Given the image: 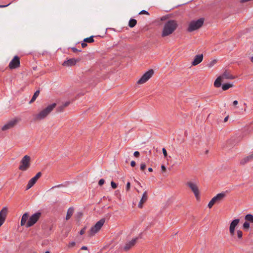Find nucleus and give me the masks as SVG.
Wrapping results in <instances>:
<instances>
[{"instance_id": "nucleus-51", "label": "nucleus", "mask_w": 253, "mask_h": 253, "mask_svg": "<svg viewBox=\"0 0 253 253\" xmlns=\"http://www.w3.org/2000/svg\"><path fill=\"white\" fill-rule=\"evenodd\" d=\"M211 200H212V201H213V202L215 203H215H218V202H217V200L215 199V197H213V198L211 199Z\"/></svg>"}, {"instance_id": "nucleus-7", "label": "nucleus", "mask_w": 253, "mask_h": 253, "mask_svg": "<svg viewBox=\"0 0 253 253\" xmlns=\"http://www.w3.org/2000/svg\"><path fill=\"white\" fill-rule=\"evenodd\" d=\"M153 74V70H149L143 75V76L140 78V79L137 82V83L138 84H144L151 78Z\"/></svg>"}, {"instance_id": "nucleus-2", "label": "nucleus", "mask_w": 253, "mask_h": 253, "mask_svg": "<svg viewBox=\"0 0 253 253\" xmlns=\"http://www.w3.org/2000/svg\"><path fill=\"white\" fill-rule=\"evenodd\" d=\"M56 106V104L55 103L47 106L45 108L34 116V120L35 121H39L44 119L49 114V113L55 108Z\"/></svg>"}, {"instance_id": "nucleus-8", "label": "nucleus", "mask_w": 253, "mask_h": 253, "mask_svg": "<svg viewBox=\"0 0 253 253\" xmlns=\"http://www.w3.org/2000/svg\"><path fill=\"white\" fill-rule=\"evenodd\" d=\"M186 185L193 192L196 198L199 199V191L197 184L192 181L187 182Z\"/></svg>"}, {"instance_id": "nucleus-27", "label": "nucleus", "mask_w": 253, "mask_h": 253, "mask_svg": "<svg viewBox=\"0 0 253 253\" xmlns=\"http://www.w3.org/2000/svg\"><path fill=\"white\" fill-rule=\"evenodd\" d=\"M233 84H223L222 85V88L223 90H226L228 89L230 87L233 86Z\"/></svg>"}, {"instance_id": "nucleus-13", "label": "nucleus", "mask_w": 253, "mask_h": 253, "mask_svg": "<svg viewBox=\"0 0 253 253\" xmlns=\"http://www.w3.org/2000/svg\"><path fill=\"white\" fill-rule=\"evenodd\" d=\"M7 213V209L6 207H3L0 211V227L4 223L6 214Z\"/></svg>"}, {"instance_id": "nucleus-37", "label": "nucleus", "mask_w": 253, "mask_h": 253, "mask_svg": "<svg viewBox=\"0 0 253 253\" xmlns=\"http://www.w3.org/2000/svg\"><path fill=\"white\" fill-rule=\"evenodd\" d=\"M104 182H105V180L103 179H101L99 180L98 184L100 186H101L104 183Z\"/></svg>"}, {"instance_id": "nucleus-18", "label": "nucleus", "mask_w": 253, "mask_h": 253, "mask_svg": "<svg viewBox=\"0 0 253 253\" xmlns=\"http://www.w3.org/2000/svg\"><path fill=\"white\" fill-rule=\"evenodd\" d=\"M147 200V191H145L142 195V197L138 205V207L139 208H141L142 207V205L146 202Z\"/></svg>"}, {"instance_id": "nucleus-16", "label": "nucleus", "mask_w": 253, "mask_h": 253, "mask_svg": "<svg viewBox=\"0 0 253 253\" xmlns=\"http://www.w3.org/2000/svg\"><path fill=\"white\" fill-rule=\"evenodd\" d=\"M253 161V153L243 158L240 160V164L241 165H245L247 163H248L250 162Z\"/></svg>"}, {"instance_id": "nucleus-50", "label": "nucleus", "mask_w": 253, "mask_h": 253, "mask_svg": "<svg viewBox=\"0 0 253 253\" xmlns=\"http://www.w3.org/2000/svg\"><path fill=\"white\" fill-rule=\"evenodd\" d=\"M161 169H162L163 171H165L166 170V167H165V166L164 165H162L161 166Z\"/></svg>"}, {"instance_id": "nucleus-3", "label": "nucleus", "mask_w": 253, "mask_h": 253, "mask_svg": "<svg viewBox=\"0 0 253 253\" xmlns=\"http://www.w3.org/2000/svg\"><path fill=\"white\" fill-rule=\"evenodd\" d=\"M204 18H201L197 20H192L188 24L187 31L191 32L201 28L204 22Z\"/></svg>"}, {"instance_id": "nucleus-49", "label": "nucleus", "mask_w": 253, "mask_h": 253, "mask_svg": "<svg viewBox=\"0 0 253 253\" xmlns=\"http://www.w3.org/2000/svg\"><path fill=\"white\" fill-rule=\"evenodd\" d=\"M62 186H63V184H59L58 185H56L55 186L52 187V189L54 188L60 187H62Z\"/></svg>"}, {"instance_id": "nucleus-26", "label": "nucleus", "mask_w": 253, "mask_h": 253, "mask_svg": "<svg viewBox=\"0 0 253 253\" xmlns=\"http://www.w3.org/2000/svg\"><path fill=\"white\" fill-rule=\"evenodd\" d=\"M136 23H137V21L135 19H130V20L129 21L128 26L130 28H133L136 25Z\"/></svg>"}, {"instance_id": "nucleus-24", "label": "nucleus", "mask_w": 253, "mask_h": 253, "mask_svg": "<svg viewBox=\"0 0 253 253\" xmlns=\"http://www.w3.org/2000/svg\"><path fill=\"white\" fill-rule=\"evenodd\" d=\"M245 219L248 221L252 223H253V215L252 214H248L245 215Z\"/></svg>"}, {"instance_id": "nucleus-52", "label": "nucleus", "mask_w": 253, "mask_h": 253, "mask_svg": "<svg viewBox=\"0 0 253 253\" xmlns=\"http://www.w3.org/2000/svg\"><path fill=\"white\" fill-rule=\"evenodd\" d=\"M238 101H237V100H235V101H233V104L234 105H237V104H238Z\"/></svg>"}, {"instance_id": "nucleus-19", "label": "nucleus", "mask_w": 253, "mask_h": 253, "mask_svg": "<svg viewBox=\"0 0 253 253\" xmlns=\"http://www.w3.org/2000/svg\"><path fill=\"white\" fill-rule=\"evenodd\" d=\"M220 77H221L222 79L230 80L235 79V77L233 75H231V73L227 70H226Z\"/></svg>"}, {"instance_id": "nucleus-48", "label": "nucleus", "mask_w": 253, "mask_h": 253, "mask_svg": "<svg viewBox=\"0 0 253 253\" xmlns=\"http://www.w3.org/2000/svg\"><path fill=\"white\" fill-rule=\"evenodd\" d=\"M10 3H8V4H6V5H0V8H3V7H6V6H8L9 5H10Z\"/></svg>"}, {"instance_id": "nucleus-39", "label": "nucleus", "mask_w": 253, "mask_h": 253, "mask_svg": "<svg viewBox=\"0 0 253 253\" xmlns=\"http://www.w3.org/2000/svg\"><path fill=\"white\" fill-rule=\"evenodd\" d=\"M143 14L149 15V12L146 10H143L141 11L139 13V14Z\"/></svg>"}, {"instance_id": "nucleus-40", "label": "nucleus", "mask_w": 253, "mask_h": 253, "mask_svg": "<svg viewBox=\"0 0 253 253\" xmlns=\"http://www.w3.org/2000/svg\"><path fill=\"white\" fill-rule=\"evenodd\" d=\"M130 183L129 182H128L126 183V191H129V189H130Z\"/></svg>"}, {"instance_id": "nucleus-15", "label": "nucleus", "mask_w": 253, "mask_h": 253, "mask_svg": "<svg viewBox=\"0 0 253 253\" xmlns=\"http://www.w3.org/2000/svg\"><path fill=\"white\" fill-rule=\"evenodd\" d=\"M138 239V238H134L132 239L130 241L127 243L124 248V250L127 251L129 250L130 249H131L132 247H133L136 244Z\"/></svg>"}, {"instance_id": "nucleus-56", "label": "nucleus", "mask_w": 253, "mask_h": 253, "mask_svg": "<svg viewBox=\"0 0 253 253\" xmlns=\"http://www.w3.org/2000/svg\"><path fill=\"white\" fill-rule=\"evenodd\" d=\"M251 61L253 62V56L251 57Z\"/></svg>"}, {"instance_id": "nucleus-35", "label": "nucleus", "mask_w": 253, "mask_h": 253, "mask_svg": "<svg viewBox=\"0 0 253 253\" xmlns=\"http://www.w3.org/2000/svg\"><path fill=\"white\" fill-rule=\"evenodd\" d=\"M146 166L145 163H141L140 165V169L143 170L145 169Z\"/></svg>"}, {"instance_id": "nucleus-22", "label": "nucleus", "mask_w": 253, "mask_h": 253, "mask_svg": "<svg viewBox=\"0 0 253 253\" xmlns=\"http://www.w3.org/2000/svg\"><path fill=\"white\" fill-rule=\"evenodd\" d=\"M74 212V209L73 207H70L68 209V210L67 211V215L66 216V219L67 220H69L71 217Z\"/></svg>"}, {"instance_id": "nucleus-38", "label": "nucleus", "mask_w": 253, "mask_h": 253, "mask_svg": "<svg viewBox=\"0 0 253 253\" xmlns=\"http://www.w3.org/2000/svg\"><path fill=\"white\" fill-rule=\"evenodd\" d=\"M85 229H86V227H84V228H83L80 231V234L82 235H83L85 232Z\"/></svg>"}, {"instance_id": "nucleus-41", "label": "nucleus", "mask_w": 253, "mask_h": 253, "mask_svg": "<svg viewBox=\"0 0 253 253\" xmlns=\"http://www.w3.org/2000/svg\"><path fill=\"white\" fill-rule=\"evenodd\" d=\"M75 245H76V243L75 242H72L69 243L68 247L70 248L73 247L74 246H75Z\"/></svg>"}, {"instance_id": "nucleus-11", "label": "nucleus", "mask_w": 253, "mask_h": 253, "mask_svg": "<svg viewBox=\"0 0 253 253\" xmlns=\"http://www.w3.org/2000/svg\"><path fill=\"white\" fill-rule=\"evenodd\" d=\"M17 123V120L16 119H13L12 120L8 122L6 124H5L2 127V130L3 131L6 130L10 128L13 127Z\"/></svg>"}, {"instance_id": "nucleus-34", "label": "nucleus", "mask_w": 253, "mask_h": 253, "mask_svg": "<svg viewBox=\"0 0 253 253\" xmlns=\"http://www.w3.org/2000/svg\"><path fill=\"white\" fill-rule=\"evenodd\" d=\"M111 185L113 189H116L117 187V184L113 181H111Z\"/></svg>"}, {"instance_id": "nucleus-29", "label": "nucleus", "mask_w": 253, "mask_h": 253, "mask_svg": "<svg viewBox=\"0 0 253 253\" xmlns=\"http://www.w3.org/2000/svg\"><path fill=\"white\" fill-rule=\"evenodd\" d=\"M250 227V223L246 220L243 225V228L245 230H249Z\"/></svg>"}, {"instance_id": "nucleus-33", "label": "nucleus", "mask_w": 253, "mask_h": 253, "mask_svg": "<svg viewBox=\"0 0 253 253\" xmlns=\"http://www.w3.org/2000/svg\"><path fill=\"white\" fill-rule=\"evenodd\" d=\"M215 204V203L213 202V201H212V200H211L210 202L208 204V207L211 209L212 208V207L214 205V204Z\"/></svg>"}, {"instance_id": "nucleus-55", "label": "nucleus", "mask_w": 253, "mask_h": 253, "mask_svg": "<svg viewBox=\"0 0 253 253\" xmlns=\"http://www.w3.org/2000/svg\"><path fill=\"white\" fill-rule=\"evenodd\" d=\"M148 171H150V172H152V171H153V169H152V168H149L148 169Z\"/></svg>"}, {"instance_id": "nucleus-47", "label": "nucleus", "mask_w": 253, "mask_h": 253, "mask_svg": "<svg viewBox=\"0 0 253 253\" xmlns=\"http://www.w3.org/2000/svg\"><path fill=\"white\" fill-rule=\"evenodd\" d=\"M87 43H85V42H83L82 43V46L83 48H84L86 46H87Z\"/></svg>"}, {"instance_id": "nucleus-32", "label": "nucleus", "mask_w": 253, "mask_h": 253, "mask_svg": "<svg viewBox=\"0 0 253 253\" xmlns=\"http://www.w3.org/2000/svg\"><path fill=\"white\" fill-rule=\"evenodd\" d=\"M237 236H238V238L241 239L242 238V236H243L242 231L240 230H239L237 231Z\"/></svg>"}, {"instance_id": "nucleus-46", "label": "nucleus", "mask_w": 253, "mask_h": 253, "mask_svg": "<svg viewBox=\"0 0 253 253\" xmlns=\"http://www.w3.org/2000/svg\"><path fill=\"white\" fill-rule=\"evenodd\" d=\"M136 165V163L135 161H132L130 163V166L132 167H135Z\"/></svg>"}, {"instance_id": "nucleus-36", "label": "nucleus", "mask_w": 253, "mask_h": 253, "mask_svg": "<svg viewBox=\"0 0 253 253\" xmlns=\"http://www.w3.org/2000/svg\"><path fill=\"white\" fill-rule=\"evenodd\" d=\"M162 151H163V154H164L165 157V158L167 157L168 155H167V152L166 149L165 148H163L162 149Z\"/></svg>"}, {"instance_id": "nucleus-43", "label": "nucleus", "mask_w": 253, "mask_h": 253, "mask_svg": "<svg viewBox=\"0 0 253 253\" xmlns=\"http://www.w3.org/2000/svg\"><path fill=\"white\" fill-rule=\"evenodd\" d=\"M72 51L74 52H81V50H78V49H77L76 47H72Z\"/></svg>"}, {"instance_id": "nucleus-28", "label": "nucleus", "mask_w": 253, "mask_h": 253, "mask_svg": "<svg viewBox=\"0 0 253 253\" xmlns=\"http://www.w3.org/2000/svg\"><path fill=\"white\" fill-rule=\"evenodd\" d=\"M94 36H91L89 38H85L84 40V42H88V43H91L94 42V39H93Z\"/></svg>"}, {"instance_id": "nucleus-12", "label": "nucleus", "mask_w": 253, "mask_h": 253, "mask_svg": "<svg viewBox=\"0 0 253 253\" xmlns=\"http://www.w3.org/2000/svg\"><path fill=\"white\" fill-rule=\"evenodd\" d=\"M240 222L239 219H235L233 220L230 223L229 227V231L230 234L233 236L235 234V229L236 226L239 224Z\"/></svg>"}, {"instance_id": "nucleus-30", "label": "nucleus", "mask_w": 253, "mask_h": 253, "mask_svg": "<svg viewBox=\"0 0 253 253\" xmlns=\"http://www.w3.org/2000/svg\"><path fill=\"white\" fill-rule=\"evenodd\" d=\"M216 62L217 60L216 59H214L212 61H211L210 63H209L208 66L209 67L211 68L212 66H213Z\"/></svg>"}, {"instance_id": "nucleus-44", "label": "nucleus", "mask_w": 253, "mask_h": 253, "mask_svg": "<svg viewBox=\"0 0 253 253\" xmlns=\"http://www.w3.org/2000/svg\"><path fill=\"white\" fill-rule=\"evenodd\" d=\"M83 250H85V251H88L87 247L86 246H83L80 251H83Z\"/></svg>"}, {"instance_id": "nucleus-9", "label": "nucleus", "mask_w": 253, "mask_h": 253, "mask_svg": "<svg viewBox=\"0 0 253 253\" xmlns=\"http://www.w3.org/2000/svg\"><path fill=\"white\" fill-rule=\"evenodd\" d=\"M20 59L18 56H15L10 62L8 67L10 69H14L20 66Z\"/></svg>"}, {"instance_id": "nucleus-4", "label": "nucleus", "mask_w": 253, "mask_h": 253, "mask_svg": "<svg viewBox=\"0 0 253 253\" xmlns=\"http://www.w3.org/2000/svg\"><path fill=\"white\" fill-rule=\"evenodd\" d=\"M105 219L102 218L97 221L96 224L91 227L88 232V236L92 237L97 233L101 228L103 224H104Z\"/></svg>"}, {"instance_id": "nucleus-21", "label": "nucleus", "mask_w": 253, "mask_h": 253, "mask_svg": "<svg viewBox=\"0 0 253 253\" xmlns=\"http://www.w3.org/2000/svg\"><path fill=\"white\" fill-rule=\"evenodd\" d=\"M29 217V214L28 213H25L22 216L21 222H20V225L21 226H24L26 224L27 221L28 220Z\"/></svg>"}, {"instance_id": "nucleus-6", "label": "nucleus", "mask_w": 253, "mask_h": 253, "mask_svg": "<svg viewBox=\"0 0 253 253\" xmlns=\"http://www.w3.org/2000/svg\"><path fill=\"white\" fill-rule=\"evenodd\" d=\"M42 213L40 212H37L32 214L29 218L26 224L27 228L33 226L40 218Z\"/></svg>"}, {"instance_id": "nucleus-17", "label": "nucleus", "mask_w": 253, "mask_h": 253, "mask_svg": "<svg viewBox=\"0 0 253 253\" xmlns=\"http://www.w3.org/2000/svg\"><path fill=\"white\" fill-rule=\"evenodd\" d=\"M203 58V54L196 55L195 56L193 62H192V65L196 66V65L199 64L202 61Z\"/></svg>"}, {"instance_id": "nucleus-45", "label": "nucleus", "mask_w": 253, "mask_h": 253, "mask_svg": "<svg viewBox=\"0 0 253 253\" xmlns=\"http://www.w3.org/2000/svg\"><path fill=\"white\" fill-rule=\"evenodd\" d=\"M70 102L69 101H67L66 102H65L63 105L64 106V107L65 108L66 107H67L68 106H69V105L70 104Z\"/></svg>"}, {"instance_id": "nucleus-57", "label": "nucleus", "mask_w": 253, "mask_h": 253, "mask_svg": "<svg viewBox=\"0 0 253 253\" xmlns=\"http://www.w3.org/2000/svg\"><path fill=\"white\" fill-rule=\"evenodd\" d=\"M45 253H50V252L49 251H46L45 252Z\"/></svg>"}, {"instance_id": "nucleus-53", "label": "nucleus", "mask_w": 253, "mask_h": 253, "mask_svg": "<svg viewBox=\"0 0 253 253\" xmlns=\"http://www.w3.org/2000/svg\"><path fill=\"white\" fill-rule=\"evenodd\" d=\"M79 253H89V251L83 252V251H79Z\"/></svg>"}, {"instance_id": "nucleus-20", "label": "nucleus", "mask_w": 253, "mask_h": 253, "mask_svg": "<svg viewBox=\"0 0 253 253\" xmlns=\"http://www.w3.org/2000/svg\"><path fill=\"white\" fill-rule=\"evenodd\" d=\"M225 196L226 192H221L220 193L217 194L215 196H214V197L217 200V202L219 203L223 200Z\"/></svg>"}, {"instance_id": "nucleus-23", "label": "nucleus", "mask_w": 253, "mask_h": 253, "mask_svg": "<svg viewBox=\"0 0 253 253\" xmlns=\"http://www.w3.org/2000/svg\"><path fill=\"white\" fill-rule=\"evenodd\" d=\"M222 78L220 76L218 77L214 83V85L216 87H219L221 85Z\"/></svg>"}, {"instance_id": "nucleus-14", "label": "nucleus", "mask_w": 253, "mask_h": 253, "mask_svg": "<svg viewBox=\"0 0 253 253\" xmlns=\"http://www.w3.org/2000/svg\"><path fill=\"white\" fill-rule=\"evenodd\" d=\"M80 61V58H70L65 61L62 65L64 66H72L73 65H75L77 62H79Z\"/></svg>"}, {"instance_id": "nucleus-1", "label": "nucleus", "mask_w": 253, "mask_h": 253, "mask_svg": "<svg viewBox=\"0 0 253 253\" xmlns=\"http://www.w3.org/2000/svg\"><path fill=\"white\" fill-rule=\"evenodd\" d=\"M178 27L177 22L174 20H169L164 24L161 36L162 37L168 36L172 34Z\"/></svg>"}, {"instance_id": "nucleus-10", "label": "nucleus", "mask_w": 253, "mask_h": 253, "mask_svg": "<svg viewBox=\"0 0 253 253\" xmlns=\"http://www.w3.org/2000/svg\"><path fill=\"white\" fill-rule=\"evenodd\" d=\"M42 172H39L36 175L32 178L28 182L26 186V190H28L31 188L37 182L38 179L41 176Z\"/></svg>"}, {"instance_id": "nucleus-5", "label": "nucleus", "mask_w": 253, "mask_h": 253, "mask_svg": "<svg viewBox=\"0 0 253 253\" xmlns=\"http://www.w3.org/2000/svg\"><path fill=\"white\" fill-rule=\"evenodd\" d=\"M31 158L28 155L24 156L20 162L19 169L22 171L27 170L30 167Z\"/></svg>"}, {"instance_id": "nucleus-31", "label": "nucleus", "mask_w": 253, "mask_h": 253, "mask_svg": "<svg viewBox=\"0 0 253 253\" xmlns=\"http://www.w3.org/2000/svg\"><path fill=\"white\" fill-rule=\"evenodd\" d=\"M64 108L65 107H64V106L63 105L60 106H58L57 108V111L58 112H63L64 110Z\"/></svg>"}, {"instance_id": "nucleus-42", "label": "nucleus", "mask_w": 253, "mask_h": 253, "mask_svg": "<svg viewBox=\"0 0 253 253\" xmlns=\"http://www.w3.org/2000/svg\"><path fill=\"white\" fill-rule=\"evenodd\" d=\"M140 155V153L138 151H135L133 153V155L135 157H138Z\"/></svg>"}, {"instance_id": "nucleus-25", "label": "nucleus", "mask_w": 253, "mask_h": 253, "mask_svg": "<svg viewBox=\"0 0 253 253\" xmlns=\"http://www.w3.org/2000/svg\"><path fill=\"white\" fill-rule=\"evenodd\" d=\"M40 94V90H37L34 94L33 96H32V99H31V100L29 102V103H33V102H34L36 98L38 97V96H39Z\"/></svg>"}, {"instance_id": "nucleus-54", "label": "nucleus", "mask_w": 253, "mask_h": 253, "mask_svg": "<svg viewBox=\"0 0 253 253\" xmlns=\"http://www.w3.org/2000/svg\"><path fill=\"white\" fill-rule=\"evenodd\" d=\"M228 116L226 117L224 119V122H226L228 121Z\"/></svg>"}]
</instances>
